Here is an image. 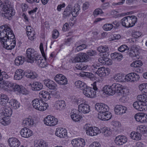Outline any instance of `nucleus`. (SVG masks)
Masks as SVG:
<instances>
[{"instance_id":"nucleus-1","label":"nucleus","mask_w":147,"mask_h":147,"mask_svg":"<svg viewBox=\"0 0 147 147\" xmlns=\"http://www.w3.org/2000/svg\"><path fill=\"white\" fill-rule=\"evenodd\" d=\"M0 42L3 47L7 50H11L16 45L15 36L12 30L7 25L0 27Z\"/></svg>"},{"instance_id":"nucleus-2","label":"nucleus","mask_w":147,"mask_h":147,"mask_svg":"<svg viewBox=\"0 0 147 147\" xmlns=\"http://www.w3.org/2000/svg\"><path fill=\"white\" fill-rule=\"evenodd\" d=\"M0 113L1 116H0V122L3 124H7V121L6 118L7 117H10L12 114V110L11 108L7 106L3 107L0 106Z\"/></svg>"},{"instance_id":"nucleus-3","label":"nucleus","mask_w":147,"mask_h":147,"mask_svg":"<svg viewBox=\"0 0 147 147\" xmlns=\"http://www.w3.org/2000/svg\"><path fill=\"white\" fill-rule=\"evenodd\" d=\"M10 2L8 0L5 1L4 4H3L2 10L3 11V15L5 18L10 20L11 18L15 14L14 9L10 5Z\"/></svg>"},{"instance_id":"nucleus-4","label":"nucleus","mask_w":147,"mask_h":147,"mask_svg":"<svg viewBox=\"0 0 147 147\" xmlns=\"http://www.w3.org/2000/svg\"><path fill=\"white\" fill-rule=\"evenodd\" d=\"M91 85L92 86V88L87 86L83 91V93L88 97L93 98L96 96V91H98V89L96 86V82H94L93 84H91Z\"/></svg>"},{"instance_id":"nucleus-5","label":"nucleus","mask_w":147,"mask_h":147,"mask_svg":"<svg viewBox=\"0 0 147 147\" xmlns=\"http://www.w3.org/2000/svg\"><path fill=\"white\" fill-rule=\"evenodd\" d=\"M32 104L34 108L40 111H44L49 107L48 104L45 103L41 99H35L32 101Z\"/></svg>"},{"instance_id":"nucleus-6","label":"nucleus","mask_w":147,"mask_h":147,"mask_svg":"<svg viewBox=\"0 0 147 147\" xmlns=\"http://www.w3.org/2000/svg\"><path fill=\"white\" fill-rule=\"evenodd\" d=\"M27 57L28 59V62L32 63L36 59H38L39 56L37 52L33 49L29 48L26 51Z\"/></svg>"},{"instance_id":"nucleus-7","label":"nucleus","mask_w":147,"mask_h":147,"mask_svg":"<svg viewBox=\"0 0 147 147\" xmlns=\"http://www.w3.org/2000/svg\"><path fill=\"white\" fill-rule=\"evenodd\" d=\"M109 91L108 92V94L109 95H113L115 93L117 95H120L121 94V93H119L120 92V90H121L122 87V86L120 84L116 83L113 84L111 86H110ZM123 92L122 90H121V92Z\"/></svg>"},{"instance_id":"nucleus-8","label":"nucleus","mask_w":147,"mask_h":147,"mask_svg":"<svg viewBox=\"0 0 147 147\" xmlns=\"http://www.w3.org/2000/svg\"><path fill=\"white\" fill-rule=\"evenodd\" d=\"M44 121L45 124L47 125L53 126L57 124L58 120L53 116L48 115L44 119Z\"/></svg>"},{"instance_id":"nucleus-9","label":"nucleus","mask_w":147,"mask_h":147,"mask_svg":"<svg viewBox=\"0 0 147 147\" xmlns=\"http://www.w3.org/2000/svg\"><path fill=\"white\" fill-rule=\"evenodd\" d=\"M95 108L99 113H105L109 110L108 107L103 103H97L95 105Z\"/></svg>"},{"instance_id":"nucleus-10","label":"nucleus","mask_w":147,"mask_h":147,"mask_svg":"<svg viewBox=\"0 0 147 147\" xmlns=\"http://www.w3.org/2000/svg\"><path fill=\"white\" fill-rule=\"evenodd\" d=\"M78 111L84 114L88 113L90 111V107L88 104L81 103L78 105Z\"/></svg>"},{"instance_id":"nucleus-11","label":"nucleus","mask_w":147,"mask_h":147,"mask_svg":"<svg viewBox=\"0 0 147 147\" xmlns=\"http://www.w3.org/2000/svg\"><path fill=\"white\" fill-rule=\"evenodd\" d=\"M127 110L126 107L121 105H116L114 108L115 113L120 115H122L125 113Z\"/></svg>"},{"instance_id":"nucleus-12","label":"nucleus","mask_w":147,"mask_h":147,"mask_svg":"<svg viewBox=\"0 0 147 147\" xmlns=\"http://www.w3.org/2000/svg\"><path fill=\"white\" fill-rule=\"evenodd\" d=\"M44 85L50 89L56 88L57 85L53 81L49 79H45L43 80Z\"/></svg>"},{"instance_id":"nucleus-13","label":"nucleus","mask_w":147,"mask_h":147,"mask_svg":"<svg viewBox=\"0 0 147 147\" xmlns=\"http://www.w3.org/2000/svg\"><path fill=\"white\" fill-rule=\"evenodd\" d=\"M21 136L25 138H28L33 135L32 131L30 129L26 127H24L20 131Z\"/></svg>"},{"instance_id":"nucleus-14","label":"nucleus","mask_w":147,"mask_h":147,"mask_svg":"<svg viewBox=\"0 0 147 147\" xmlns=\"http://www.w3.org/2000/svg\"><path fill=\"white\" fill-rule=\"evenodd\" d=\"M73 6L71 4H69L67 6L64 11L63 12V17L65 18H67L69 17L72 14V9Z\"/></svg>"},{"instance_id":"nucleus-15","label":"nucleus","mask_w":147,"mask_h":147,"mask_svg":"<svg viewBox=\"0 0 147 147\" xmlns=\"http://www.w3.org/2000/svg\"><path fill=\"white\" fill-rule=\"evenodd\" d=\"M101 133V131L98 127H91L86 134L88 135L92 136L96 135L98 134Z\"/></svg>"},{"instance_id":"nucleus-16","label":"nucleus","mask_w":147,"mask_h":147,"mask_svg":"<svg viewBox=\"0 0 147 147\" xmlns=\"http://www.w3.org/2000/svg\"><path fill=\"white\" fill-rule=\"evenodd\" d=\"M8 141L9 145L11 147H18L20 144V142L16 138H10Z\"/></svg>"},{"instance_id":"nucleus-17","label":"nucleus","mask_w":147,"mask_h":147,"mask_svg":"<svg viewBox=\"0 0 147 147\" xmlns=\"http://www.w3.org/2000/svg\"><path fill=\"white\" fill-rule=\"evenodd\" d=\"M109 69L104 67H101L98 68L95 74H97L100 77H104L109 74Z\"/></svg>"},{"instance_id":"nucleus-18","label":"nucleus","mask_w":147,"mask_h":147,"mask_svg":"<svg viewBox=\"0 0 147 147\" xmlns=\"http://www.w3.org/2000/svg\"><path fill=\"white\" fill-rule=\"evenodd\" d=\"M127 141V138L125 136H119L117 137L115 140L116 144L118 145H121Z\"/></svg>"},{"instance_id":"nucleus-19","label":"nucleus","mask_w":147,"mask_h":147,"mask_svg":"<svg viewBox=\"0 0 147 147\" xmlns=\"http://www.w3.org/2000/svg\"><path fill=\"white\" fill-rule=\"evenodd\" d=\"M56 135L60 138L65 137L67 136L66 130L63 128L59 127L56 129L55 131Z\"/></svg>"},{"instance_id":"nucleus-20","label":"nucleus","mask_w":147,"mask_h":147,"mask_svg":"<svg viewBox=\"0 0 147 147\" xmlns=\"http://www.w3.org/2000/svg\"><path fill=\"white\" fill-rule=\"evenodd\" d=\"M44 59H43L42 58L38 56V59H36L35 60L36 61V63L40 67L44 68L46 67L47 63L46 62V58L45 56V57H44Z\"/></svg>"},{"instance_id":"nucleus-21","label":"nucleus","mask_w":147,"mask_h":147,"mask_svg":"<svg viewBox=\"0 0 147 147\" xmlns=\"http://www.w3.org/2000/svg\"><path fill=\"white\" fill-rule=\"evenodd\" d=\"M29 86H31V89L34 91H38L41 90L43 86L42 84L39 82H34L32 84H30Z\"/></svg>"},{"instance_id":"nucleus-22","label":"nucleus","mask_w":147,"mask_h":147,"mask_svg":"<svg viewBox=\"0 0 147 147\" xmlns=\"http://www.w3.org/2000/svg\"><path fill=\"white\" fill-rule=\"evenodd\" d=\"M24 74V72L23 70L21 69H17L15 73L14 79L17 80L21 79L23 77Z\"/></svg>"},{"instance_id":"nucleus-23","label":"nucleus","mask_w":147,"mask_h":147,"mask_svg":"<svg viewBox=\"0 0 147 147\" xmlns=\"http://www.w3.org/2000/svg\"><path fill=\"white\" fill-rule=\"evenodd\" d=\"M80 5L78 4H75L72 9V15L74 17H77L80 13Z\"/></svg>"},{"instance_id":"nucleus-24","label":"nucleus","mask_w":147,"mask_h":147,"mask_svg":"<svg viewBox=\"0 0 147 147\" xmlns=\"http://www.w3.org/2000/svg\"><path fill=\"white\" fill-rule=\"evenodd\" d=\"M9 98L7 96L4 94L0 95V104L4 106L8 103Z\"/></svg>"},{"instance_id":"nucleus-25","label":"nucleus","mask_w":147,"mask_h":147,"mask_svg":"<svg viewBox=\"0 0 147 147\" xmlns=\"http://www.w3.org/2000/svg\"><path fill=\"white\" fill-rule=\"evenodd\" d=\"M51 94L45 90L40 91L39 93V96L44 98L45 101H46L51 98Z\"/></svg>"},{"instance_id":"nucleus-26","label":"nucleus","mask_w":147,"mask_h":147,"mask_svg":"<svg viewBox=\"0 0 147 147\" xmlns=\"http://www.w3.org/2000/svg\"><path fill=\"white\" fill-rule=\"evenodd\" d=\"M71 119L75 122L80 121L82 118V117L78 114V112H77L76 111L71 113Z\"/></svg>"},{"instance_id":"nucleus-27","label":"nucleus","mask_w":147,"mask_h":147,"mask_svg":"<svg viewBox=\"0 0 147 147\" xmlns=\"http://www.w3.org/2000/svg\"><path fill=\"white\" fill-rule=\"evenodd\" d=\"M121 90L123 91L122 92H121V94L120 95H117L121 96V97L120 99V101L124 103L126 102L127 100V98L126 96L127 94L125 92V91L127 90L125 89H123L122 87L120 91H121ZM119 93H121V91L119 92Z\"/></svg>"},{"instance_id":"nucleus-28","label":"nucleus","mask_w":147,"mask_h":147,"mask_svg":"<svg viewBox=\"0 0 147 147\" xmlns=\"http://www.w3.org/2000/svg\"><path fill=\"white\" fill-rule=\"evenodd\" d=\"M74 84L77 88L83 91L87 86L84 82L80 80L76 81L74 83Z\"/></svg>"},{"instance_id":"nucleus-29","label":"nucleus","mask_w":147,"mask_h":147,"mask_svg":"<svg viewBox=\"0 0 147 147\" xmlns=\"http://www.w3.org/2000/svg\"><path fill=\"white\" fill-rule=\"evenodd\" d=\"M9 103L13 109H15L19 108L20 106V103L15 99H12L10 100Z\"/></svg>"},{"instance_id":"nucleus-30","label":"nucleus","mask_w":147,"mask_h":147,"mask_svg":"<svg viewBox=\"0 0 147 147\" xmlns=\"http://www.w3.org/2000/svg\"><path fill=\"white\" fill-rule=\"evenodd\" d=\"M34 124L33 120L30 118H26L23 120L22 122V125L24 126H32Z\"/></svg>"},{"instance_id":"nucleus-31","label":"nucleus","mask_w":147,"mask_h":147,"mask_svg":"<svg viewBox=\"0 0 147 147\" xmlns=\"http://www.w3.org/2000/svg\"><path fill=\"white\" fill-rule=\"evenodd\" d=\"M130 19L128 18V16L123 18L121 20V22L123 26L126 28L130 27V25L129 23V21H130Z\"/></svg>"},{"instance_id":"nucleus-32","label":"nucleus","mask_w":147,"mask_h":147,"mask_svg":"<svg viewBox=\"0 0 147 147\" xmlns=\"http://www.w3.org/2000/svg\"><path fill=\"white\" fill-rule=\"evenodd\" d=\"M97 49L100 52L107 53V54H105V55L107 56L109 55V49L107 46H100L98 47Z\"/></svg>"},{"instance_id":"nucleus-33","label":"nucleus","mask_w":147,"mask_h":147,"mask_svg":"<svg viewBox=\"0 0 147 147\" xmlns=\"http://www.w3.org/2000/svg\"><path fill=\"white\" fill-rule=\"evenodd\" d=\"M55 104L57 109H62L65 106L64 101L62 100L56 101Z\"/></svg>"},{"instance_id":"nucleus-34","label":"nucleus","mask_w":147,"mask_h":147,"mask_svg":"<svg viewBox=\"0 0 147 147\" xmlns=\"http://www.w3.org/2000/svg\"><path fill=\"white\" fill-rule=\"evenodd\" d=\"M11 85V87L10 88H11L14 91H17L20 93H22V89L20 86L16 83L12 82Z\"/></svg>"},{"instance_id":"nucleus-35","label":"nucleus","mask_w":147,"mask_h":147,"mask_svg":"<svg viewBox=\"0 0 147 147\" xmlns=\"http://www.w3.org/2000/svg\"><path fill=\"white\" fill-rule=\"evenodd\" d=\"M130 135L131 138L133 140H139L141 139V135L138 132H132Z\"/></svg>"},{"instance_id":"nucleus-36","label":"nucleus","mask_w":147,"mask_h":147,"mask_svg":"<svg viewBox=\"0 0 147 147\" xmlns=\"http://www.w3.org/2000/svg\"><path fill=\"white\" fill-rule=\"evenodd\" d=\"M26 75L27 77L34 79L37 77V75L35 72L30 71H28L26 72Z\"/></svg>"},{"instance_id":"nucleus-37","label":"nucleus","mask_w":147,"mask_h":147,"mask_svg":"<svg viewBox=\"0 0 147 147\" xmlns=\"http://www.w3.org/2000/svg\"><path fill=\"white\" fill-rule=\"evenodd\" d=\"M111 56L112 59H117L119 61H120V59L122 57V55L121 53L117 52L111 53Z\"/></svg>"},{"instance_id":"nucleus-38","label":"nucleus","mask_w":147,"mask_h":147,"mask_svg":"<svg viewBox=\"0 0 147 147\" xmlns=\"http://www.w3.org/2000/svg\"><path fill=\"white\" fill-rule=\"evenodd\" d=\"M128 18L131 19L130 21H129V23H130V27H132L134 26L137 21V18L135 16H128Z\"/></svg>"},{"instance_id":"nucleus-39","label":"nucleus","mask_w":147,"mask_h":147,"mask_svg":"<svg viewBox=\"0 0 147 147\" xmlns=\"http://www.w3.org/2000/svg\"><path fill=\"white\" fill-rule=\"evenodd\" d=\"M24 62V57L21 56H19L16 58L15 60V63L17 65H19L22 64Z\"/></svg>"},{"instance_id":"nucleus-40","label":"nucleus","mask_w":147,"mask_h":147,"mask_svg":"<svg viewBox=\"0 0 147 147\" xmlns=\"http://www.w3.org/2000/svg\"><path fill=\"white\" fill-rule=\"evenodd\" d=\"M137 98L138 100L145 103V102H147V95L143 94L142 95H139L138 96Z\"/></svg>"},{"instance_id":"nucleus-41","label":"nucleus","mask_w":147,"mask_h":147,"mask_svg":"<svg viewBox=\"0 0 147 147\" xmlns=\"http://www.w3.org/2000/svg\"><path fill=\"white\" fill-rule=\"evenodd\" d=\"M138 132L143 134L147 132V127L144 126L140 125L137 128Z\"/></svg>"},{"instance_id":"nucleus-42","label":"nucleus","mask_w":147,"mask_h":147,"mask_svg":"<svg viewBox=\"0 0 147 147\" xmlns=\"http://www.w3.org/2000/svg\"><path fill=\"white\" fill-rule=\"evenodd\" d=\"M11 83L10 82L3 80L0 82V88H3L5 86L10 88L11 87Z\"/></svg>"},{"instance_id":"nucleus-43","label":"nucleus","mask_w":147,"mask_h":147,"mask_svg":"<svg viewBox=\"0 0 147 147\" xmlns=\"http://www.w3.org/2000/svg\"><path fill=\"white\" fill-rule=\"evenodd\" d=\"M138 50L137 48L135 46H133L131 47V51L129 53V55L131 57H135L136 56V52H137Z\"/></svg>"},{"instance_id":"nucleus-44","label":"nucleus","mask_w":147,"mask_h":147,"mask_svg":"<svg viewBox=\"0 0 147 147\" xmlns=\"http://www.w3.org/2000/svg\"><path fill=\"white\" fill-rule=\"evenodd\" d=\"M125 76L121 74H115L114 77V79L117 81L122 82L123 81Z\"/></svg>"},{"instance_id":"nucleus-45","label":"nucleus","mask_w":147,"mask_h":147,"mask_svg":"<svg viewBox=\"0 0 147 147\" xmlns=\"http://www.w3.org/2000/svg\"><path fill=\"white\" fill-rule=\"evenodd\" d=\"M142 65V63L140 60H136L133 62L131 64V66L132 67H138L141 66Z\"/></svg>"},{"instance_id":"nucleus-46","label":"nucleus","mask_w":147,"mask_h":147,"mask_svg":"<svg viewBox=\"0 0 147 147\" xmlns=\"http://www.w3.org/2000/svg\"><path fill=\"white\" fill-rule=\"evenodd\" d=\"M139 90L142 92L147 93V83H143L139 85Z\"/></svg>"},{"instance_id":"nucleus-47","label":"nucleus","mask_w":147,"mask_h":147,"mask_svg":"<svg viewBox=\"0 0 147 147\" xmlns=\"http://www.w3.org/2000/svg\"><path fill=\"white\" fill-rule=\"evenodd\" d=\"M81 57V60L82 62L87 61H89L90 59L89 56H87V55L84 53H80Z\"/></svg>"},{"instance_id":"nucleus-48","label":"nucleus","mask_w":147,"mask_h":147,"mask_svg":"<svg viewBox=\"0 0 147 147\" xmlns=\"http://www.w3.org/2000/svg\"><path fill=\"white\" fill-rule=\"evenodd\" d=\"M113 27L112 24H106L104 25L102 27L103 30L106 31L110 30Z\"/></svg>"},{"instance_id":"nucleus-49","label":"nucleus","mask_w":147,"mask_h":147,"mask_svg":"<svg viewBox=\"0 0 147 147\" xmlns=\"http://www.w3.org/2000/svg\"><path fill=\"white\" fill-rule=\"evenodd\" d=\"M87 45L85 42L82 44L81 45L78 46L76 49V51L78 52L86 49V48Z\"/></svg>"},{"instance_id":"nucleus-50","label":"nucleus","mask_w":147,"mask_h":147,"mask_svg":"<svg viewBox=\"0 0 147 147\" xmlns=\"http://www.w3.org/2000/svg\"><path fill=\"white\" fill-rule=\"evenodd\" d=\"M133 73H131L125 76L124 79L127 82H133Z\"/></svg>"},{"instance_id":"nucleus-51","label":"nucleus","mask_w":147,"mask_h":147,"mask_svg":"<svg viewBox=\"0 0 147 147\" xmlns=\"http://www.w3.org/2000/svg\"><path fill=\"white\" fill-rule=\"evenodd\" d=\"M141 102V105H139L138 110L140 111H143L147 109V108L146 106V104L145 103H142Z\"/></svg>"},{"instance_id":"nucleus-52","label":"nucleus","mask_w":147,"mask_h":147,"mask_svg":"<svg viewBox=\"0 0 147 147\" xmlns=\"http://www.w3.org/2000/svg\"><path fill=\"white\" fill-rule=\"evenodd\" d=\"M129 47L126 45H123L119 47L118 49V50L121 52H123L126 50H128Z\"/></svg>"},{"instance_id":"nucleus-53","label":"nucleus","mask_w":147,"mask_h":147,"mask_svg":"<svg viewBox=\"0 0 147 147\" xmlns=\"http://www.w3.org/2000/svg\"><path fill=\"white\" fill-rule=\"evenodd\" d=\"M47 144L42 140H40L37 144L36 147H47Z\"/></svg>"},{"instance_id":"nucleus-54","label":"nucleus","mask_w":147,"mask_h":147,"mask_svg":"<svg viewBox=\"0 0 147 147\" xmlns=\"http://www.w3.org/2000/svg\"><path fill=\"white\" fill-rule=\"evenodd\" d=\"M101 132L106 136H110L111 134V132L110 131L108 130L107 127H105L101 129Z\"/></svg>"},{"instance_id":"nucleus-55","label":"nucleus","mask_w":147,"mask_h":147,"mask_svg":"<svg viewBox=\"0 0 147 147\" xmlns=\"http://www.w3.org/2000/svg\"><path fill=\"white\" fill-rule=\"evenodd\" d=\"M88 67V66L87 65H84L82 63H81L79 65H76V68L77 69L84 70L87 69Z\"/></svg>"},{"instance_id":"nucleus-56","label":"nucleus","mask_w":147,"mask_h":147,"mask_svg":"<svg viewBox=\"0 0 147 147\" xmlns=\"http://www.w3.org/2000/svg\"><path fill=\"white\" fill-rule=\"evenodd\" d=\"M80 57H81V56H80V53L77 54L75 57L73 58L72 62L74 63L79 62H81Z\"/></svg>"},{"instance_id":"nucleus-57","label":"nucleus","mask_w":147,"mask_h":147,"mask_svg":"<svg viewBox=\"0 0 147 147\" xmlns=\"http://www.w3.org/2000/svg\"><path fill=\"white\" fill-rule=\"evenodd\" d=\"M132 35L133 37L137 38L140 37L142 35V33L139 31H134L132 32Z\"/></svg>"},{"instance_id":"nucleus-58","label":"nucleus","mask_w":147,"mask_h":147,"mask_svg":"<svg viewBox=\"0 0 147 147\" xmlns=\"http://www.w3.org/2000/svg\"><path fill=\"white\" fill-rule=\"evenodd\" d=\"M61 81L59 82L58 84L61 85H65L68 83L67 80V78L64 76L62 78H61Z\"/></svg>"},{"instance_id":"nucleus-59","label":"nucleus","mask_w":147,"mask_h":147,"mask_svg":"<svg viewBox=\"0 0 147 147\" xmlns=\"http://www.w3.org/2000/svg\"><path fill=\"white\" fill-rule=\"evenodd\" d=\"M27 35L28 38L30 40H33L35 38V34L34 32L32 31L31 32L27 33Z\"/></svg>"},{"instance_id":"nucleus-60","label":"nucleus","mask_w":147,"mask_h":147,"mask_svg":"<svg viewBox=\"0 0 147 147\" xmlns=\"http://www.w3.org/2000/svg\"><path fill=\"white\" fill-rule=\"evenodd\" d=\"M143 113H138L136 114L134 117L136 120L138 121L141 122V121L142 120V116Z\"/></svg>"},{"instance_id":"nucleus-61","label":"nucleus","mask_w":147,"mask_h":147,"mask_svg":"<svg viewBox=\"0 0 147 147\" xmlns=\"http://www.w3.org/2000/svg\"><path fill=\"white\" fill-rule=\"evenodd\" d=\"M63 76V75L62 74H58L56 75L55 77L54 80L58 84L59 82L61 81V78H62Z\"/></svg>"},{"instance_id":"nucleus-62","label":"nucleus","mask_w":147,"mask_h":147,"mask_svg":"<svg viewBox=\"0 0 147 147\" xmlns=\"http://www.w3.org/2000/svg\"><path fill=\"white\" fill-rule=\"evenodd\" d=\"M1 70L0 69V77H2L3 79H7L9 78V75L5 71L1 72Z\"/></svg>"},{"instance_id":"nucleus-63","label":"nucleus","mask_w":147,"mask_h":147,"mask_svg":"<svg viewBox=\"0 0 147 147\" xmlns=\"http://www.w3.org/2000/svg\"><path fill=\"white\" fill-rule=\"evenodd\" d=\"M103 13L101 9H96L93 12V14L95 17Z\"/></svg>"},{"instance_id":"nucleus-64","label":"nucleus","mask_w":147,"mask_h":147,"mask_svg":"<svg viewBox=\"0 0 147 147\" xmlns=\"http://www.w3.org/2000/svg\"><path fill=\"white\" fill-rule=\"evenodd\" d=\"M71 144L74 147H79L78 139L73 140L71 141Z\"/></svg>"}]
</instances>
